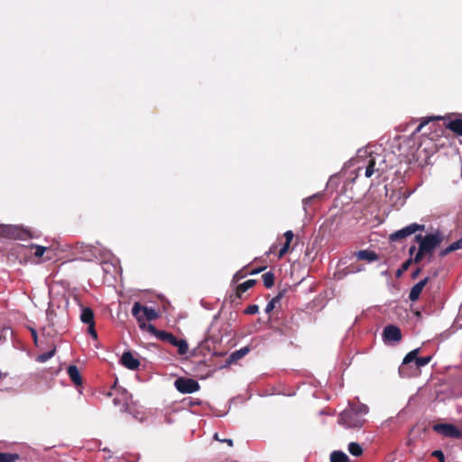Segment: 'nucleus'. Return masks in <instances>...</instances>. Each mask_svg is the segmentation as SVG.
I'll list each match as a JSON object with an SVG mask.
<instances>
[{
    "mask_svg": "<svg viewBox=\"0 0 462 462\" xmlns=\"http://www.w3.org/2000/svg\"><path fill=\"white\" fill-rule=\"evenodd\" d=\"M424 230H425L424 225L412 223V224L391 234L390 240L391 241H398V240H401L402 238H405V237L416 233L417 231H424Z\"/></svg>",
    "mask_w": 462,
    "mask_h": 462,
    "instance_id": "0eeeda50",
    "label": "nucleus"
},
{
    "mask_svg": "<svg viewBox=\"0 0 462 462\" xmlns=\"http://www.w3.org/2000/svg\"><path fill=\"white\" fill-rule=\"evenodd\" d=\"M432 430L445 438L459 439L462 438V430L451 423H436Z\"/></svg>",
    "mask_w": 462,
    "mask_h": 462,
    "instance_id": "39448f33",
    "label": "nucleus"
},
{
    "mask_svg": "<svg viewBox=\"0 0 462 462\" xmlns=\"http://www.w3.org/2000/svg\"><path fill=\"white\" fill-rule=\"evenodd\" d=\"M214 439L217 441L226 443L229 447H233V440L231 439H220L217 433H215Z\"/></svg>",
    "mask_w": 462,
    "mask_h": 462,
    "instance_id": "72a5a7b5",
    "label": "nucleus"
},
{
    "mask_svg": "<svg viewBox=\"0 0 462 462\" xmlns=\"http://www.w3.org/2000/svg\"><path fill=\"white\" fill-rule=\"evenodd\" d=\"M174 386L181 393H192L199 391L200 387L196 380L184 377L176 379Z\"/></svg>",
    "mask_w": 462,
    "mask_h": 462,
    "instance_id": "423d86ee",
    "label": "nucleus"
},
{
    "mask_svg": "<svg viewBox=\"0 0 462 462\" xmlns=\"http://www.w3.org/2000/svg\"><path fill=\"white\" fill-rule=\"evenodd\" d=\"M262 270H263V268L254 270V271H252V272H251V274L258 273H259V272H261Z\"/></svg>",
    "mask_w": 462,
    "mask_h": 462,
    "instance_id": "a18cd8bd",
    "label": "nucleus"
},
{
    "mask_svg": "<svg viewBox=\"0 0 462 462\" xmlns=\"http://www.w3.org/2000/svg\"><path fill=\"white\" fill-rule=\"evenodd\" d=\"M399 270H400L402 273L406 272L404 269H402V266L399 268Z\"/></svg>",
    "mask_w": 462,
    "mask_h": 462,
    "instance_id": "de8ad7c7",
    "label": "nucleus"
},
{
    "mask_svg": "<svg viewBox=\"0 0 462 462\" xmlns=\"http://www.w3.org/2000/svg\"><path fill=\"white\" fill-rule=\"evenodd\" d=\"M293 236H294V235L291 230H288L284 233L285 243L279 251V254H278L279 258H282L284 254H286L288 253L291 243L293 239Z\"/></svg>",
    "mask_w": 462,
    "mask_h": 462,
    "instance_id": "f3484780",
    "label": "nucleus"
},
{
    "mask_svg": "<svg viewBox=\"0 0 462 462\" xmlns=\"http://www.w3.org/2000/svg\"><path fill=\"white\" fill-rule=\"evenodd\" d=\"M148 332L155 336L158 339L168 342L171 345L177 343V337L172 333L164 330H159L153 325L148 326Z\"/></svg>",
    "mask_w": 462,
    "mask_h": 462,
    "instance_id": "1a4fd4ad",
    "label": "nucleus"
},
{
    "mask_svg": "<svg viewBox=\"0 0 462 462\" xmlns=\"http://www.w3.org/2000/svg\"><path fill=\"white\" fill-rule=\"evenodd\" d=\"M375 171V160L374 158L370 159L368 164L365 168V175L366 178H370Z\"/></svg>",
    "mask_w": 462,
    "mask_h": 462,
    "instance_id": "bb28decb",
    "label": "nucleus"
},
{
    "mask_svg": "<svg viewBox=\"0 0 462 462\" xmlns=\"http://www.w3.org/2000/svg\"><path fill=\"white\" fill-rule=\"evenodd\" d=\"M294 331H295V329H294V328H289V331H288V333H293Z\"/></svg>",
    "mask_w": 462,
    "mask_h": 462,
    "instance_id": "49530a36",
    "label": "nucleus"
},
{
    "mask_svg": "<svg viewBox=\"0 0 462 462\" xmlns=\"http://www.w3.org/2000/svg\"><path fill=\"white\" fill-rule=\"evenodd\" d=\"M348 451L355 457H360L364 452L363 448L357 442H350L348 445Z\"/></svg>",
    "mask_w": 462,
    "mask_h": 462,
    "instance_id": "5701e85b",
    "label": "nucleus"
},
{
    "mask_svg": "<svg viewBox=\"0 0 462 462\" xmlns=\"http://www.w3.org/2000/svg\"><path fill=\"white\" fill-rule=\"evenodd\" d=\"M31 248H35V252H34V256L39 258V257H42L44 253L47 251V247L45 246H42V245H34V244H32L30 245Z\"/></svg>",
    "mask_w": 462,
    "mask_h": 462,
    "instance_id": "c85d7f7f",
    "label": "nucleus"
},
{
    "mask_svg": "<svg viewBox=\"0 0 462 462\" xmlns=\"http://www.w3.org/2000/svg\"><path fill=\"white\" fill-rule=\"evenodd\" d=\"M412 263L411 260L409 258L408 260H406L402 264V269H404L405 271H407L409 269V267L411 266V264Z\"/></svg>",
    "mask_w": 462,
    "mask_h": 462,
    "instance_id": "ea45409f",
    "label": "nucleus"
},
{
    "mask_svg": "<svg viewBox=\"0 0 462 462\" xmlns=\"http://www.w3.org/2000/svg\"><path fill=\"white\" fill-rule=\"evenodd\" d=\"M316 198V196H311V197H309V198H306L303 199V205L304 206H307L308 204H310L311 201Z\"/></svg>",
    "mask_w": 462,
    "mask_h": 462,
    "instance_id": "79ce46f5",
    "label": "nucleus"
},
{
    "mask_svg": "<svg viewBox=\"0 0 462 462\" xmlns=\"http://www.w3.org/2000/svg\"><path fill=\"white\" fill-rule=\"evenodd\" d=\"M0 236L14 240H25L28 238L38 237L31 230L17 225L0 224Z\"/></svg>",
    "mask_w": 462,
    "mask_h": 462,
    "instance_id": "20e7f679",
    "label": "nucleus"
},
{
    "mask_svg": "<svg viewBox=\"0 0 462 462\" xmlns=\"http://www.w3.org/2000/svg\"><path fill=\"white\" fill-rule=\"evenodd\" d=\"M259 310V308L257 305L255 304H253V305H249L245 310H244V313L246 314V315H253V314H255L257 313Z\"/></svg>",
    "mask_w": 462,
    "mask_h": 462,
    "instance_id": "2f4dec72",
    "label": "nucleus"
},
{
    "mask_svg": "<svg viewBox=\"0 0 462 462\" xmlns=\"http://www.w3.org/2000/svg\"><path fill=\"white\" fill-rule=\"evenodd\" d=\"M421 271V267H417L416 269H414L413 272L411 273V279L415 280L420 274Z\"/></svg>",
    "mask_w": 462,
    "mask_h": 462,
    "instance_id": "4c0bfd02",
    "label": "nucleus"
},
{
    "mask_svg": "<svg viewBox=\"0 0 462 462\" xmlns=\"http://www.w3.org/2000/svg\"><path fill=\"white\" fill-rule=\"evenodd\" d=\"M80 320L85 324L95 323L93 310L88 307L83 308L80 315Z\"/></svg>",
    "mask_w": 462,
    "mask_h": 462,
    "instance_id": "6ab92c4d",
    "label": "nucleus"
},
{
    "mask_svg": "<svg viewBox=\"0 0 462 462\" xmlns=\"http://www.w3.org/2000/svg\"><path fill=\"white\" fill-rule=\"evenodd\" d=\"M446 128L456 134L457 135L462 136V118L450 119L446 124Z\"/></svg>",
    "mask_w": 462,
    "mask_h": 462,
    "instance_id": "dca6fc26",
    "label": "nucleus"
},
{
    "mask_svg": "<svg viewBox=\"0 0 462 462\" xmlns=\"http://www.w3.org/2000/svg\"><path fill=\"white\" fill-rule=\"evenodd\" d=\"M249 346H244L239 350H236L235 352L231 353L230 356L227 357L226 364L231 365L236 363V361L246 356L249 353Z\"/></svg>",
    "mask_w": 462,
    "mask_h": 462,
    "instance_id": "4468645a",
    "label": "nucleus"
},
{
    "mask_svg": "<svg viewBox=\"0 0 462 462\" xmlns=\"http://www.w3.org/2000/svg\"><path fill=\"white\" fill-rule=\"evenodd\" d=\"M420 351V348H415V349L411 350V352H409L403 358L402 365H406L411 362L416 363V359L418 357Z\"/></svg>",
    "mask_w": 462,
    "mask_h": 462,
    "instance_id": "412c9836",
    "label": "nucleus"
},
{
    "mask_svg": "<svg viewBox=\"0 0 462 462\" xmlns=\"http://www.w3.org/2000/svg\"><path fill=\"white\" fill-rule=\"evenodd\" d=\"M443 240L444 236L439 230L428 234L424 236L421 235L415 236V241L419 244V247L428 255H431L434 250L443 242Z\"/></svg>",
    "mask_w": 462,
    "mask_h": 462,
    "instance_id": "f03ea898",
    "label": "nucleus"
},
{
    "mask_svg": "<svg viewBox=\"0 0 462 462\" xmlns=\"http://www.w3.org/2000/svg\"><path fill=\"white\" fill-rule=\"evenodd\" d=\"M172 346L178 347V353H179V355H181V356L185 355L189 350L188 343L184 339L177 338V343L173 344Z\"/></svg>",
    "mask_w": 462,
    "mask_h": 462,
    "instance_id": "a878e982",
    "label": "nucleus"
},
{
    "mask_svg": "<svg viewBox=\"0 0 462 462\" xmlns=\"http://www.w3.org/2000/svg\"><path fill=\"white\" fill-rule=\"evenodd\" d=\"M30 331H31V335H32V337L33 339V343L35 346H38V334H37V331L36 329L32 328H30Z\"/></svg>",
    "mask_w": 462,
    "mask_h": 462,
    "instance_id": "e433bc0d",
    "label": "nucleus"
},
{
    "mask_svg": "<svg viewBox=\"0 0 462 462\" xmlns=\"http://www.w3.org/2000/svg\"><path fill=\"white\" fill-rule=\"evenodd\" d=\"M416 252V246L415 245H411L410 248H409V254H410V257H412V255L415 254Z\"/></svg>",
    "mask_w": 462,
    "mask_h": 462,
    "instance_id": "37998d69",
    "label": "nucleus"
},
{
    "mask_svg": "<svg viewBox=\"0 0 462 462\" xmlns=\"http://www.w3.org/2000/svg\"><path fill=\"white\" fill-rule=\"evenodd\" d=\"M55 353H56V346H53L50 351L37 356L36 361L39 363H45L46 361L51 359L52 356H54Z\"/></svg>",
    "mask_w": 462,
    "mask_h": 462,
    "instance_id": "4be33fe9",
    "label": "nucleus"
},
{
    "mask_svg": "<svg viewBox=\"0 0 462 462\" xmlns=\"http://www.w3.org/2000/svg\"><path fill=\"white\" fill-rule=\"evenodd\" d=\"M383 337L384 342H399L402 340V331L395 325H388L383 328Z\"/></svg>",
    "mask_w": 462,
    "mask_h": 462,
    "instance_id": "6e6552de",
    "label": "nucleus"
},
{
    "mask_svg": "<svg viewBox=\"0 0 462 462\" xmlns=\"http://www.w3.org/2000/svg\"><path fill=\"white\" fill-rule=\"evenodd\" d=\"M459 249H462V237L459 240L450 244L445 249L441 250L439 252V256L440 257H445L448 254H450V253H452L454 251L459 250Z\"/></svg>",
    "mask_w": 462,
    "mask_h": 462,
    "instance_id": "a211bd4d",
    "label": "nucleus"
},
{
    "mask_svg": "<svg viewBox=\"0 0 462 462\" xmlns=\"http://www.w3.org/2000/svg\"><path fill=\"white\" fill-rule=\"evenodd\" d=\"M316 198V196H311V197H309V198H306L303 199V205L304 206H307L308 204H310L311 201Z\"/></svg>",
    "mask_w": 462,
    "mask_h": 462,
    "instance_id": "a19ab883",
    "label": "nucleus"
},
{
    "mask_svg": "<svg viewBox=\"0 0 462 462\" xmlns=\"http://www.w3.org/2000/svg\"><path fill=\"white\" fill-rule=\"evenodd\" d=\"M132 315L136 319L139 324V328L142 330L148 331V326L150 324L145 323L146 320H154L158 319V312L152 309L143 306L140 302H135L132 308Z\"/></svg>",
    "mask_w": 462,
    "mask_h": 462,
    "instance_id": "7ed1b4c3",
    "label": "nucleus"
},
{
    "mask_svg": "<svg viewBox=\"0 0 462 462\" xmlns=\"http://www.w3.org/2000/svg\"><path fill=\"white\" fill-rule=\"evenodd\" d=\"M330 462H349V458L343 451L335 450L330 454Z\"/></svg>",
    "mask_w": 462,
    "mask_h": 462,
    "instance_id": "aec40b11",
    "label": "nucleus"
},
{
    "mask_svg": "<svg viewBox=\"0 0 462 462\" xmlns=\"http://www.w3.org/2000/svg\"><path fill=\"white\" fill-rule=\"evenodd\" d=\"M67 373L75 385L79 386L82 384V377L79 368L76 365H69L67 369Z\"/></svg>",
    "mask_w": 462,
    "mask_h": 462,
    "instance_id": "2eb2a0df",
    "label": "nucleus"
},
{
    "mask_svg": "<svg viewBox=\"0 0 462 462\" xmlns=\"http://www.w3.org/2000/svg\"><path fill=\"white\" fill-rule=\"evenodd\" d=\"M256 284V280H247L245 282L237 285L236 290L235 298L236 299H242L243 293L245 292L247 290L251 289ZM236 299H233L232 300H235Z\"/></svg>",
    "mask_w": 462,
    "mask_h": 462,
    "instance_id": "ddd939ff",
    "label": "nucleus"
},
{
    "mask_svg": "<svg viewBox=\"0 0 462 462\" xmlns=\"http://www.w3.org/2000/svg\"><path fill=\"white\" fill-rule=\"evenodd\" d=\"M262 278L266 288L270 289L274 285V274L272 272L263 273Z\"/></svg>",
    "mask_w": 462,
    "mask_h": 462,
    "instance_id": "b1692460",
    "label": "nucleus"
},
{
    "mask_svg": "<svg viewBox=\"0 0 462 462\" xmlns=\"http://www.w3.org/2000/svg\"><path fill=\"white\" fill-rule=\"evenodd\" d=\"M429 282L430 278L425 277L423 280L420 281L415 285H413L409 294L410 300L416 301L420 298V295L421 294L424 287L427 285Z\"/></svg>",
    "mask_w": 462,
    "mask_h": 462,
    "instance_id": "9b49d317",
    "label": "nucleus"
},
{
    "mask_svg": "<svg viewBox=\"0 0 462 462\" xmlns=\"http://www.w3.org/2000/svg\"><path fill=\"white\" fill-rule=\"evenodd\" d=\"M402 274L403 273L399 269L396 271L395 275H396L397 278L401 277Z\"/></svg>",
    "mask_w": 462,
    "mask_h": 462,
    "instance_id": "c03bdc74",
    "label": "nucleus"
},
{
    "mask_svg": "<svg viewBox=\"0 0 462 462\" xmlns=\"http://www.w3.org/2000/svg\"><path fill=\"white\" fill-rule=\"evenodd\" d=\"M121 364L130 370H136L140 366V361L131 352H125L122 355Z\"/></svg>",
    "mask_w": 462,
    "mask_h": 462,
    "instance_id": "9d476101",
    "label": "nucleus"
},
{
    "mask_svg": "<svg viewBox=\"0 0 462 462\" xmlns=\"http://www.w3.org/2000/svg\"><path fill=\"white\" fill-rule=\"evenodd\" d=\"M19 458L20 457L18 454L0 452V462H16Z\"/></svg>",
    "mask_w": 462,
    "mask_h": 462,
    "instance_id": "393cba45",
    "label": "nucleus"
},
{
    "mask_svg": "<svg viewBox=\"0 0 462 462\" xmlns=\"http://www.w3.org/2000/svg\"><path fill=\"white\" fill-rule=\"evenodd\" d=\"M426 255L428 254L425 252L421 251V249L419 247L414 256L410 257V259L411 260L412 263L417 264L420 263L422 261L423 257H425Z\"/></svg>",
    "mask_w": 462,
    "mask_h": 462,
    "instance_id": "cd10ccee",
    "label": "nucleus"
},
{
    "mask_svg": "<svg viewBox=\"0 0 462 462\" xmlns=\"http://www.w3.org/2000/svg\"><path fill=\"white\" fill-rule=\"evenodd\" d=\"M354 255L356 257V259L360 261H366L368 263L379 259L378 254L374 251H371L368 249L357 251L354 254Z\"/></svg>",
    "mask_w": 462,
    "mask_h": 462,
    "instance_id": "f8f14e48",
    "label": "nucleus"
},
{
    "mask_svg": "<svg viewBox=\"0 0 462 462\" xmlns=\"http://www.w3.org/2000/svg\"><path fill=\"white\" fill-rule=\"evenodd\" d=\"M286 289L281 290L275 297H273L271 301L273 302L274 306L276 307L277 303L280 302V300L284 297L286 293Z\"/></svg>",
    "mask_w": 462,
    "mask_h": 462,
    "instance_id": "7c9ffc66",
    "label": "nucleus"
},
{
    "mask_svg": "<svg viewBox=\"0 0 462 462\" xmlns=\"http://www.w3.org/2000/svg\"><path fill=\"white\" fill-rule=\"evenodd\" d=\"M88 330L89 332V334L97 338V332H96V329H95V323H91V324H88Z\"/></svg>",
    "mask_w": 462,
    "mask_h": 462,
    "instance_id": "c9c22d12",
    "label": "nucleus"
},
{
    "mask_svg": "<svg viewBox=\"0 0 462 462\" xmlns=\"http://www.w3.org/2000/svg\"><path fill=\"white\" fill-rule=\"evenodd\" d=\"M368 407L363 403H353L339 415V423L346 428H361L365 422V416L368 413Z\"/></svg>",
    "mask_w": 462,
    "mask_h": 462,
    "instance_id": "f257e3e1",
    "label": "nucleus"
},
{
    "mask_svg": "<svg viewBox=\"0 0 462 462\" xmlns=\"http://www.w3.org/2000/svg\"><path fill=\"white\" fill-rule=\"evenodd\" d=\"M276 307L274 306L273 302L271 300L268 302V304L265 307V312L267 314L271 313Z\"/></svg>",
    "mask_w": 462,
    "mask_h": 462,
    "instance_id": "58836bf2",
    "label": "nucleus"
},
{
    "mask_svg": "<svg viewBox=\"0 0 462 462\" xmlns=\"http://www.w3.org/2000/svg\"><path fill=\"white\" fill-rule=\"evenodd\" d=\"M431 356H423V357H417L416 359V366L418 368L427 365L431 361Z\"/></svg>",
    "mask_w": 462,
    "mask_h": 462,
    "instance_id": "c756f323",
    "label": "nucleus"
},
{
    "mask_svg": "<svg viewBox=\"0 0 462 462\" xmlns=\"http://www.w3.org/2000/svg\"><path fill=\"white\" fill-rule=\"evenodd\" d=\"M434 119H435V118H433V117H430V118L425 119L423 122H421V123L418 125V127H417V128H416V130H415V133H419V132H420L424 125H426L430 121H432V120H434Z\"/></svg>",
    "mask_w": 462,
    "mask_h": 462,
    "instance_id": "f704fd0d",
    "label": "nucleus"
},
{
    "mask_svg": "<svg viewBox=\"0 0 462 462\" xmlns=\"http://www.w3.org/2000/svg\"><path fill=\"white\" fill-rule=\"evenodd\" d=\"M431 455L437 457L439 462H445V456L441 450H434Z\"/></svg>",
    "mask_w": 462,
    "mask_h": 462,
    "instance_id": "473e14b6",
    "label": "nucleus"
}]
</instances>
